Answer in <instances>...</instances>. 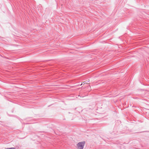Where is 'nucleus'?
Masks as SVG:
<instances>
[{
  "mask_svg": "<svg viewBox=\"0 0 149 149\" xmlns=\"http://www.w3.org/2000/svg\"><path fill=\"white\" fill-rule=\"evenodd\" d=\"M85 142L83 141L78 143L77 144V149H83Z\"/></svg>",
  "mask_w": 149,
  "mask_h": 149,
  "instance_id": "f257e3e1",
  "label": "nucleus"
},
{
  "mask_svg": "<svg viewBox=\"0 0 149 149\" xmlns=\"http://www.w3.org/2000/svg\"><path fill=\"white\" fill-rule=\"evenodd\" d=\"M6 149H16L15 148H6Z\"/></svg>",
  "mask_w": 149,
  "mask_h": 149,
  "instance_id": "f03ea898",
  "label": "nucleus"
}]
</instances>
